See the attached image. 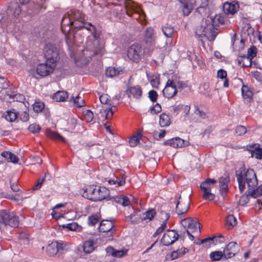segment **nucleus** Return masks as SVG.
Returning a JSON list of instances; mask_svg holds the SVG:
<instances>
[{
  "label": "nucleus",
  "instance_id": "nucleus-1",
  "mask_svg": "<svg viewBox=\"0 0 262 262\" xmlns=\"http://www.w3.org/2000/svg\"><path fill=\"white\" fill-rule=\"evenodd\" d=\"M81 25H75V28L81 29L85 28L93 35L95 40L93 41H89L86 42L85 48L82 51L81 55L79 57H76L75 59V63L77 66L83 67L87 64L92 57L95 55L102 56L104 54V48L99 43L97 40L98 36L96 33H94L95 27L90 23H86L84 21L81 23Z\"/></svg>",
  "mask_w": 262,
  "mask_h": 262
},
{
  "label": "nucleus",
  "instance_id": "nucleus-2",
  "mask_svg": "<svg viewBox=\"0 0 262 262\" xmlns=\"http://www.w3.org/2000/svg\"><path fill=\"white\" fill-rule=\"evenodd\" d=\"M223 25L224 18L221 16L216 15L213 18L207 17L205 20H202V24L198 26L195 30V35L202 41L204 38H206L209 41H213L215 38L218 32L217 24Z\"/></svg>",
  "mask_w": 262,
  "mask_h": 262
},
{
  "label": "nucleus",
  "instance_id": "nucleus-3",
  "mask_svg": "<svg viewBox=\"0 0 262 262\" xmlns=\"http://www.w3.org/2000/svg\"><path fill=\"white\" fill-rule=\"evenodd\" d=\"M236 176L238 183L239 191L242 193L245 189L246 182L249 189H252L257 185V180L256 174L252 169H248L242 167L240 170L236 171Z\"/></svg>",
  "mask_w": 262,
  "mask_h": 262
},
{
  "label": "nucleus",
  "instance_id": "nucleus-4",
  "mask_svg": "<svg viewBox=\"0 0 262 262\" xmlns=\"http://www.w3.org/2000/svg\"><path fill=\"white\" fill-rule=\"evenodd\" d=\"M109 192L108 189L105 187L91 185L84 190L82 196L89 200L97 202L106 199L108 196Z\"/></svg>",
  "mask_w": 262,
  "mask_h": 262
},
{
  "label": "nucleus",
  "instance_id": "nucleus-5",
  "mask_svg": "<svg viewBox=\"0 0 262 262\" xmlns=\"http://www.w3.org/2000/svg\"><path fill=\"white\" fill-rule=\"evenodd\" d=\"M76 25L74 24V21L72 20L68 12L64 15L61 22V29L66 35V41L69 46L73 43L74 38V35L69 32L72 27L75 28Z\"/></svg>",
  "mask_w": 262,
  "mask_h": 262
},
{
  "label": "nucleus",
  "instance_id": "nucleus-6",
  "mask_svg": "<svg viewBox=\"0 0 262 262\" xmlns=\"http://www.w3.org/2000/svg\"><path fill=\"white\" fill-rule=\"evenodd\" d=\"M114 7L112 8L113 14L117 17H121L124 14L131 16L130 11H136L135 4L131 0H126L123 5L114 4Z\"/></svg>",
  "mask_w": 262,
  "mask_h": 262
},
{
  "label": "nucleus",
  "instance_id": "nucleus-7",
  "mask_svg": "<svg viewBox=\"0 0 262 262\" xmlns=\"http://www.w3.org/2000/svg\"><path fill=\"white\" fill-rule=\"evenodd\" d=\"M19 217L12 213L3 211L0 213V228L9 226L17 227L19 224Z\"/></svg>",
  "mask_w": 262,
  "mask_h": 262
},
{
  "label": "nucleus",
  "instance_id": "nucleus-8",
  "mask_svg": "<svg viewBox=\"0 0 262 262\" xmlns=\"http://www.w3.org/2000/svg\"><path fill=\"white\" fill-rule=\"evenodd\" d=\"M44 55L48 63L56 64L59 60V50L54 45L48 43L44 48Z\"/></svg>",
  "mask_w": 262,
  "mask_h": 262
},
{
  "label": "nucleus",
  "instance_id": "nucleus-9",
  "mask_svg": "<svg viewBox=\"0 0 262 262\" xmlns=\"http://www.w3.org/2000/svg\"><path fill=\"white\" fill-rule=\"evenodd\" d=\"M144 52L142 46L139 43H134L127 50V57L135 62H138L142 58Z\"/></svg>",
  "mask_w": 262,
  "mask_h": 262
},
{
  "label": "nucleus",
  "instance_id": "nucleus-10",
  "mask_svg": "<svg viewBox=\"0 0 262 262\" xmlns=\"http://www.w3.org/2000/svg\"><path fill=\"white\" fill-rule=\"evenodd\" d=\"M190 205V196H187L185 198H182L181 196H179V200L177 203L176 209V212L180 217L187 212Z\"/></svg>",
  "mask_w": 262,
  "mask_h": 262
},
{
  "label": "nucleus",
  "instance_id": "nucleus-11",
  "mask_svg": "<svg viewBox=\"0 0 262 262\" xmlns=\"http://www.w3.org/2000/svg\"><path fill=\"white\" fill-rule=\"evenodd\" d=\"M156 214V211L153 209L148 210V211L143 213L141 217H136V214H131L126 217L127 219L130 220L132 224H136L140 221L148 220L151 221Z\"/></svg>",
  "mask_w": 262,
  "mask_h": 262
},
{
  "label": "nucleus",
  "instance_id": "nucleus-12",
  "mask_svg": "<svg viewBox=\"0 0 262 262\" xmlns=\"http://www.w3.org/2000/svg\"><path fill=\"white\" fill-rule=\"evenodd\" d=\"M56 64L48 63L47 60L45 63L39 64L36 69L37 74L41 77H46L52 73Z\"/></svg>",
  "mask_w": 262,
  "mask_h": 262
},
{
  "label": "nucleus",
  "instance_id": "nucleus-13",
  "mask_svg": "<svg viewBox=\"0 0 262 262\" xmlns=\"http://www.w3.org/2000/svg\"><path fill=\"white\" fill-rule=\"evenodd\" d=\"M99 99L101 103L109 105V107L104 109L102 113L105 114L106 119H110L113 116L116 109L115 106L112 105L111 103H109V102L111 101L110 96L106 94H103L99 97Z\"/></svg>",
  "mask_w": 262,
  "mask_h": 262
},
{
  "label": "nucleus",
  "instance_id": "nucleus-14",
  "mask_svg": "<svg viewBox=\"0 0 262 262\" xmlns=\"http://www.w3.org/2000/svg\"><path fill=\"white\" fill-rule=\"evenodd\" d=\"M179 237V234L174 230H167L164 233L161 239V242L165 246L173 244Z\"/></svg>",
  "mask_w": 262,
  "mask_h": 262
},
{
  "label": "nucleus",
  "instance_id": "nucleus-15",
  "mask_svg": "<svg viewBox=\"0 0 262 262\" xmlns=\"http://www.w3.org/2000/svg\"><path fill=\"white\" fill-rule=\"evenodd\" d=\"M238 250V247L236 242L229 243L224 249V258L227 259L234 256Z\"/></svg>",
  "mask_w": 262,
  "mask_h": 262
},
{
  "label": "nucleus",
  "instance_id": "nucleus-16",
  "mask_svg": "<svg viewBox=\"0 0 262 262\" xmlns=\"http://www.w3.org/2000/svg\"><path fill=\"white\" fill-rule=\"evenodd\" d=\"M114 227L113 223L108 220H103L100 223L99 230L100 232H107L108 235L112 236L114 232L113 229Z\"/></svg>",
  "mask_w": 262,
  "mask_h": 262
},
{
  "label": "nucleus",
  "instance_id": "nucleus-17",
  "mask_svg": "<svg viewBox=\"0 0 262 262\" xmlns=\"http://www.w3.org/2000/svg\"><path fill=\"white\" fill-rule=\"evenodd\" d=\"M230 179L228 176L222 177L219 179V187L221 195L224 198L228 191V183Z\"/></svg>",
  "mask_w": 262,
  "mask_h": 262
},
{
  "label": "nucleus",
  "instance_id": "nucleus-18",
  "mask_svg": "<svg viewBox=\"0 0 262 262\" xmlns=\"http://www.w3.org/2000/svg\"><path fill=\"white\" fill-rule=\"evenodd\" d=\"M164 145H169L173 147H182L188 145V142L179 137L166 140Z\"/></svg>",
  "mask_w": 262,
  "mask_h": 262
},
{
  "label": "nucleus",
  "instance_id": "nucleus-19",
  "mask_svg": "<svg viewBox=\"0 0 262 262\" xmlns=\"http://www.w3.org/2000/svg\"><path fill=\"white\" fill-rule=\"evenodd\" d=\"M257 49L255 46H251L248 50L247 52V56L246 55L244 56V59L246 60L248 64H246L244 62L243 64H242L243 67H249L251 66L252 64V59L256 56Z\"/></svg>",
  "mask_w": 262,
  "mask_h": 262
},
{
  "label": "nucleus",
  "instance_id": "nucleus-20",
  "mask_svg": "<svg viewBox=\"0 0 262 262\" xmlns=\"http://www.w3.org/2000/svg\"><path fill=\"white\" fill-rule=\"evenodd\" d=\"M72 20L74 21V24L79 25L78 23H81L84 21V15L78 10H71L68 12Z\"/></svg>",
  "mask_w": 262,
  "mask_h": 262
},
{
  "label": "nucleus",
  "instance_id": "nucleus-21",
  "mask_svg": "<svg viewBox=\"0 0 262 262\" xmlns=\"http://www.w3.org/2000/svg\"><path fill=\"white\" fill-rule=\"evenodd\" d=\"M247 148L251 152L252 157H255L257 159L262 158V148L259 147L258 144L248 145Z\"/></svg>",
  "mask_w": 262,
  "mask_h": 262
},
{
  "label": "nucleus",
  "instance_id": "nucleus-22",
  "mask_svg": "<svg viewBox=\"0 0 262 262\" xmlns=\"http://www.w3.org/2000/svg\"><path fill=\"white\" fill-rule=\"evenodd\" d=\"M239 8L238 4L237 3H232L226 2L224 3L223 9L224 13L228 15H233L235 13Z\"/></svg>",
  "mask_w": 262,
  "mask_h": 262
},
{
  "label": "nucleus",
  "instance_id": "nucleus-23",
  "mask_svg": "<svg viewBox=\"0 0 262 262\" xmlns=\"http://www.w3.org/2000/svg\"><path fill=\"white\" fill-rule=\"evenodd\" d=\"M177 89L172 84L168 83V81L162 91L164 96L167 98H172L177 94Z\"/></svg>",
  "mask_w": 262,
  "mask_h": 262
},
{
  "label": "nucleus",
  "instance_id": "nucleus-24",
  "mask_svg": "<svg viewBox=\"0 0 262 262\" xmlns=\"http://www.w3.org/2000/svg\"><path fill=\"white\" fill-rule=\"evenodd\" d=\"M27 104L29 105L28 102L26 103H21L20 104V107L23 111L20 112V114L18 113L19 117L18 118L22 122H27L30 118L29 113V106H27Z\"/></svg>",
  "mask_w": 262,
  "mask_h": 262
},
{
  "label": "nucleus",
  "instance_id": "nucleus-25",
  "mask_svg": "<svg viewBox=\"0 0 262 262\" xmlns=\"http://www.w3.org/2000/svg\"><path fill=\"white\" fill-rule=\"evenodd\" d=\"M78 249L82 250L85 253H91L95 249L94 242L91 240L85 241L82 246L78 247Z\"/></svg>",
  "mask_w": 262,
  "mask_h": 262
},
{
  "label": "nucleus",
  "instance_id": "nucleus-26",
  "mask_svg": "<svg viewBox=\"0 0 262 262\" xmlns=\"http://www.w3.org/2000/svg\"><path fill=\"white\" fill-rule=\"evenodd\" d=\"M6 95L9 97L10 99H12L13 101H18L21 103H25V97L24 95L16 93L14 91L8 90L6 92Z\"/></svg>",
  "mask_w": 262,
  "mask_h": 262
},
{
  "label": "nucleus",
  "instance_id": "nucleus-27",
  "mask_svg": "<svg viewBox=\"0 0 262 262\" xmlns=\"http://www.w3.org/2000/svg\"><path fill=\"white\" fill-rule=\"evenodd\" d=\"M217 182L214 179L207 178L200 184V188L202 191H211L212 187Z\"/></svg>",
  "mask_w": 262,
  "mask_h": 262
},
{
  "label": "nucleus",
  "instance_id": "nucleus-28",
  "mask_svg": "<svg viewBox=\"0 0 262 262\" xmlns=\"http://www.w3.org/2000/svg\"><path fill=\"white\" fill-rule=\"evenodd\" d=\"M127 94L129 97L139 99L142 95V91L140 86H136L130 88L128 90Z\"/></svg>",
  "mask_w": 262,
  "mask_h": 262
},
{
  "label": "nucleus",
  "instance_id": "nucleus-29",
  "mask_svg": "<svg viewBox=\"0 0 262 262\" xmlns=\"http://www.w3.org/2000/svg\"><path fill=\"white\" fill-rule=\"evenodd\" d=\"M58 242H53L46 247V252L50 256H54L58 253Z\"/></svg>",
  "mask_w": 262,
  "mask_h": 262
},
{
  "label": "nucleus",
  "instance_id": "nucleus-30",
  "mask_svg": "<svg viewBox=\"0 0 262 262\" xmlns=\"http://www.w3.org/2000/svg\"><path fill=\"white\" fill-rule=\"evenodd\" d=\"M168 83L171 84L174 86L176 89L178 88L180 89H182L184 87H186V85L185 83H184L182 81H181L180 79V77H178L176 75H174L171 77V79H168Z\"/></svg>",
  "mask_w": 262,
  "mask_h": 262
},
{
  "label": "nucleus",
  "instance_id": "nucleus-31",
  "mask_svg": "<svg viewBox=\"0 0 262 262\" xmlns=\"http://www.w3.org/2000/svg\"><path fill=\"white\" fill-rule=\"evenodd\" d=\"M111 200H113L115 203L121 204L124 207L128 206L130 203L129 199L127 196L122 195L114 196L111 198Z\"/></svg>",
  "mask_w": 262,
  "mask_h": 262
},
{
  "label": "nucleus",
  "instance_id": "nucleus-32",
  "mask_svg": "<svg viewBox=\"0 0 262 262\" xmlns=\"http://www.w3.org/2000/svg\"><path fill=\"white\" fill-rule=\"evenodd\" d=\"M154 30L152 28H148L145 32L144 41L149 46H151L154 40Z\"/></svg>",
  "mask_w": 262,
  "mask_h": 262
},
{
  "label": "nucleus",
  "instance_id": "nucleus-33",
  "mask_svg": "<svg viewBox=\"0 0 262 262\" xmlns=\"http://www.w3.org/2000/svg\"><path fill=\"white\" fill-rule=\"evenodd\" d=\"M8 13H11L16 17L20 13L21 8L17 3L11 2L8 7Z\"/></svg>",
  "mask_w": 262,
  "mask_h": 262
},
{
  "label": "nucleus",
  "instance_id": "nucleus-34",
  "mask_svg": "<svg viewBox=\"0 0 262 262\" xmlns=\"http://www.w3.org/2000/svg\"><path fill=\"white\" fill-rule=\"evenodd\" d=\"M186 232L188 234H189V232L193 233L195 232H198L200 233L201 232L200 223L197 219H193L192 223L190 225V227L188 228Z\"/></svg>",
  "mask_w": 262,
  "mask_h": 262
},
{
  "label": "nucleus",
  "instance_id": "nucleus-35",
  "mask_svg": "<svg viewBox=\"0 0 262 262\" xmlns=\"http://www.w3.org/2000/svg\"><path fill=\"white\" fill-rule=\"evenodd\" d=\"M162 30L163 34L167 37H171L174 32V27L168 24L163 26Z\"/></svg>",
  "mask_w": 262,
  "mask_h": 262
},
{
  "label": "nucleus",
  "instance_id": "nucleus-36",
  "mask_svg": "<svg viewBox=\"0 0 262 262\" xmlns=\"http://www.w3.org/2000/svg\"><path fill=\"white\" fill-rule=\"evenodd\" d=\"M171 123L170 117L165 113H162L160 116L159 124L161 126L165 127L169 126Z\"/></svg>",
  "mask_w": 262,
  "mask_h": 262
},
{
  "label": "nucleus",
  "instance_id": "nucleus-37",
  "mask_svg": "<svg viewBox=\"0 0 262 262\" xmlns=\"http://www.w3.org/2000/svg\"><path fill=\"white\" fill-rule=\"evenodd\" d=\"M6 119L10 122H14L18 118V112L12 108L7 112Z\"/></svg>",
  "mask_w": 262,
  "mask_h": 262
},
{
  "label": "nucleus",
  "instance_id": "nucleus-38",
  "mask_svg": "<svg viewBox=\"0 0 262 262\" xmlns=\"http://www.w3.org/2000/svg\"><path fill=\"white\" fill-rule=\"evenodd\" d=\"M68 97V93L66 91H58L55 93L53 99L56 101H64Z\"/></svg>",
  "mask_w": 262,
  "mask_h": 262
},
{
  "label": "nucleus",
  "instance_id": "nucleus-39",
  "mask_svg": "<svg viewBox=\"0 0 262 262\" xmlns=\"http://www.w3.org/2000/svg\"><path fill=\"white\" fill-rule=\"evenodd\" d=\"M237 223L236 219L234 215L232 214L228 215L225 222V226L228 229L232 228Z\"/></svg>",
  "mask_w": 262,
  "mask_h": 262
},
{
  "label": "nucleus",
  "instance_id": "nucleus-40",
  "mask_svg": "<svg viewBox=\"0 0 262 262\" xmlns=\"http://www.w3.org/2000/svg\"><path fill=\"white\" fill-rule=\"evenodd\" d=\"M70 101L73 102V104L77 107H81L85 105V102L81 97L76 96L75 97L72 96L70 98Z\"/></svg>",
  "mask_w": 262,
  "mask_h": 262
},
{
  "label": "nucleus",
  "instance_id": "nucleus-41",
  "mask_svg": "<svg viewBox=\"0 0 262 262\" xmlns=\"http://www.w3.org/2000/svg\"><path fill=\"white\" fill-rule=\"evenodd\" d=\"M121 72V71H119L118 69H116L115 67H111L106 69L105 75L107 77H113L119 75Z\"/></svg>",
  "mask_w": 262,
  "mask_h": 262
},
{
  "label": "nucleus",
  "instance_id": "nucleus-42",
  "mask_svg": "<svg viewBox=\"0 0 262 262\" xmlns=\"http://www.w3.org/2000/svg\"><path fill=\"white\" fill-rule=\"evenodd\" d=\"M63 228H67L71 231H80L81 227L79 226L77 223L75 222H72L67 224H63L61 225Z\"/></svg>",
  "mask_w": 262,
  "mask_h": 262
},
{
  "label": "nucleus",
  "instance_id": "nucleus-43",
  "mask_svg": "<svg viewBox=\"0 0 262 262\" xmlns=\"http://www.w3.org/2000/svg\"><path fill=\"white\" fill-rule=\"evenodd\" d=\"M209 256L211 260L218 261L224 257V253H223L222 251H215L211 252Z\"/></svg>",
  "mask_w": 262,
  "mask_h": 262
},
{
  "label": "nucleus",
  "instance_id": "nucleus-44",
  "mask_svg": "<svg viewBox=\"0 0 262 262\" xmlns=\"http://www.w3.org/2000/svg\"><path fill=\"white\" fill-rule=\"evenodd\" d=\"M68 128L71 130H74L76 129V126L83 128V126L81 125L78 122L77 119L75 118H71L68 124Z\"/></svg>",
  "mask_w": 262,
  "mask_h": 262
},
{
  "label": "nucleus",
  "instance_id": "nucleus-45",
  "mask_svg": "<svg viewBox=\"0 0 262 262\" xmlns=\"http://www.w3.org/2000/svg\"><path fill=\"white\" fill-rule=\"evenodd\" d=\"M111 254L112 256H113L114 257H119V258H120L125 255H126L127 252V250H116L114 248H111Z\"/></svg>",
  "mask_w": 262,
  "mask_h": 262
},
{
  "label": "nucleus",
  "instance_id": "nucleus-46",
  "mask_svg": "<svg viewBox=\"0 0 262 262\" xmlns=\"http://www.w3.org/2000/svg\"><path fill=\"white\" fill-rule=\"evenodd\" d=\"M251 191H249L248 195H250L252 197L256 198L262 195V184L260 185L256 189H251Z\"/></svg>",
  "mask_w": 262,
  "mask_h": 262
},
{
  "label": "nucleus",
  "instance_id": "nucleus-47",
  "mask_svg": "<svg viewBox=\"0 0 262 262\" xmlns=\"http://www.w3.org/2000/svg\"><path fill=\"white\" fill-rule=\"evenodd\" d=\"M47 135L48 136L53 139L55 140H60L63 142H65V139L62 136H60L57 133L53 132L51 130H47Z\"/></svg>",
  "mask_w": 262,
  "mask_h": 262
},
{
  "label": "nucleus",
  "instance_id": "nucleus-48",
  "mask_svg": "<svg viewBox=\"0 0 262 262\" xmlns=\"http://www.w3.org/2000/svg\"><path fill=\"white\" fill-rule=\"evenodd\" d=\"M141 137L142 134L140 133H138L137 135L133 136L129 140L130 145L133 147L137 145Z\"/></svg>",
  "mask_w": 262,
  "mask_h": 262
},
{
  "label": "nucleus",
  "instance_id": "nucleus-49",
  "mask_svg": "<svg viewBox=\"0 0 262 262\" xmlns=\"http://www.w3.org/2000/svg\"><path fill=\"white\" fill-rule=\"evenodd\" d=\"M193 3L183 5V13L185 16L188 15L193 9Z\"/></svg>",
  "mask_w": 262,
  "mask_h": 262
},
{
  "label": "nucleus",
  "instance_id": "nucleus-50",
  "mask_svg": "<svg viewBox=\"0 0 262 262\" xmlns=\"http://www.w3.org/2000/svg\"><path fill=\"white\" fill-rule=\"evenodd\" d=\"M44 107L45 104L41 101H36L33 105V110L36 113H39L41 112Z\"/></svg>",
  "mask_w": 262,
  "mask_h": 262
},
{
  "label": "nucleus",
  "instance_id": "nucleus-51",
  "mask_svg": "<svg viewBox=\"0 0 262 262\" xmlns=\"http://www.w3.org/2000/svg\"><path fill=\"white\" fill-rule=\"evenodd\" d=\"M5 154L9 155V162H11L13 163H17L18 162L19 159L15 154L8 151H3V155H5Z\"/></svg>",
  "mask_w": 262,
  "mask_h": 262
},
{
  "label": "nucleus",
  "instance_id": "nucleus-52",
  "mask_svg": "<svg viewBox=\"0 0 262 262\" xmlns=\"http://www.w3.org/2000/svg\"><path fill=\"white\" fill-rule=\"evenodd\" d=\"M242 93L243 97L245 99H250L252 96V92L250 91L248 88L246 86H243L242 89Z\"/></svg>",
  "mask_w": 262,
  "mask_h": 262
},
{
  "label": "nucleus",
  "instance_id": "nucleus-53",
  "mask_svg": "<svg viewBox=\"0 0 262 262\" xmlns=\"http://www.w3.org/2000/svg\"><path fill=\"white\" fill-rule=\"evenodd\" d=\"M125 177L123 175L121 177V178L118 179L117 178L116 181L114 180H109L108 182L110 184H116V183H117V186H120L125 184Z\"/></svg>",
  "mask_w": 262,
  "mask_h": 262
},
{
  "label": "nucleus",
  "instance_id": "nucleus-54",
  "mask_svg": "<svg viewBox=\"0 0 262 262\" xmlns=\"http://www.w3.org/2000/svg\"><path fill=\"white\" fill-rule=\"evenodd\" d=\"M202 198L205 200L212 201L215 198V195L211 192V191H202Z\"/></svg>",
  "mask_w": 262,
  "mask_h": 262
},
{
  "label": "nucleus",
  "instance_id": "nucleus-55",
  "mask_svg": "<svg viewBox=\"0 0 262 262\" xmlns=\"http://www.w3.org/2000/svg\"><path fill=\"white\" fill-rule=\"evenodd\" d=\"M99 217L97 214H94L90 216L88 218L89 224L92 226H94L99 221Z\"/></svg>",
  "mask_w": 262,
  "mask_h": 262
},
{
  "label": "nucleus",
  "instance_id": "nucleus-56",
  "mask_svg": "<svg viewBox=\"0 0 262 262\" xmlns=\"http://www.w3.org/2000/svg\"><path fill=\"white\" fill-rule=\"evenodd\" d=\"M235 132L237 135L242 136L247 132V129L244 126L238 125L236 127Z\"/></svg>",
  "mask_w": 262,
  "mask_h": 262
},
{
  "label": "nucleus",
  "instance_id": "nucleus-57",
  "mask_svg": "<svg viewBox=\"0 0 262 262\" xmlns=\"http://www.w3.org/2000/svg\"><path fill=\"white\" fill-rule=\"evenodd\" d=\"M58 253L63 254L68 250L67 245L62 242H58Z\"/></svg>",
  "mask_w": 262,
  "mask_h": 262
},
{
  "label": "nucleus",
  "instance_id": "nucleus-58",
  "mask_svg": "<svg viewBox=\"0 0 262 262\" xmlns=\"http://www.w3.org/2000/svg\"><path fill=\"white\" fill-rule=\"evenodd\" d=\"M28 129L32 133H37L40 130V127L38 124L34 123L29 125Z\"/></svg>",
  "mask_w": 262,
  "mask_h": 262
},
{
  "label": "nucleus",
  "instance_id": "nucleus-59",
  "mask_svg": "<svg viewBox=\"0 0 262 262\" xmlns=\"http://www.w3.org/2000/svg\"><path fill=\"white\" fill-rule=\"evenodd\" d=\"M193 219L191 218H185L181 220V224L184 226L185 228H187L190 227V225L192 223Z\"/></svg>",
  "mask_w": 262,
  "mask_h": 262
},
{
  "label": "nucleus",
  "instance_id": "nucleus-60",
  "mask_svg": "<svg viewBox=\"0 0 262 262\" xmlns=\"http://www.w3.org/2000/svg\"><path fill=\"white\" fill-rule=\"evenodd\" d=\"M148 97L152 102H156L158 98V94L154 90H151L148 93Z\"/></svg>",
  "mask_w": 262,
  "mask_h": 262
},
{
  "label": "nucleus",
  "instance_id": "nucleus-61",
  "mask_svg": "<svg viewBox=\"0 0 262 262\" xmlns=\"http://www.w3.org/2000/svg\"><path fill=\"white\" fill-rule=\"evenodd\" d=\"M166 221H164L163 224L161 225V226L158 228L156 232L154 233L153 236L156 237L157 235L160 234L166 228Z\"/></svg>",
  "mask_w": 262,
  "mask_h": 262
},
{
  "label": "nucleus",
  "instance_id": "nucleus-62",
  "mask_svg": "<svg viewBox=\"0 0 262 262\" xmlns=\"http://www.w3.org/2000/svg\"><path fill=\"white\" fill-rule=\"evenodd\" d=\"M8 87V83L7 79L3 77H0V89H6Z\"/></svg>",
  "mask_w": 262,
  "mask_h": 262
},
{
  "label": "nucleus",
  "instance_id": "nucleus-63",
  "mask_svg": "<svg viewBox=\"0 0 262 262\" xmlns=\"http://www.w3.org/2000/svg\"><path fill=\"white\" fill-rule=\"evenodd\" d=\"M151 113L157 114L162 111L161 106L159 103H157L155 105L152 107L150 109Z\"/></svg>",
  "mask_w": 262,
  "mask_h": 262
},
{
  "label": "nucleus",
  "instance_id": "nucleus-64",
  "mask_svg": "<svg viewBox=\"0 0 262 262\" xmlns=\"http://www.w3.org/2000/svg\"><path fill=\"white\" fill-rule=\"evenodd\" d=\"M85 117L86 119V121L90 122L92 121L93 119V113L90 110H86L85 114Z\"/></svg>",
  "mask_w": 262,
  "mask_h": 262
}]
</instances>
